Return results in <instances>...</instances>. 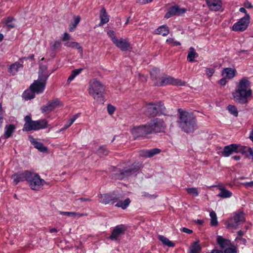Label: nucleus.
<instances>
[{
    "instance_id": "59",
    "label": "nucleus",
    "mask_w": 253,
    "mask_h": 253,
    "mask_svg": "<svg viewBox=\"0 0 253 253\" xmlns=\"http://www.w3.org/2000/svg\"><path fill=\"white\" fill-rule=\"evenodd\" d=\"M76 201H80L82 202H84L90 201V199L89 198H80L79 199H77Z\"/></svg>"
},
{
    "instance_id": "36",
    "label": "nucleus",
    "mask_w": 253,
    "mask_h": 253,
    "mask_svg": "<svg viewBox=\"0 0 253 253\" xmlns=\"http://www.w3.org/2000/svg\"><path fill=\"white\" fill-rule=\"evenodd\" d=\"M158 239L163 243L164 245L169 247H173L175 246L174 243L163 235H159L158 236Z\"/></svg>"
},
{
    "instance_id": "29",
    "label": "nucleus",
    "mask_w": 253,
    "mask_h": 253,
    "mask_svg": "<svg viewBox=\"0 0 253 253\" xmlns=\"http://www.w3.org/2000/svg\"><path fill=\"white\" fill-rule=\"evenodd\" d=\"M35 93L36 92L31 88V86H30V88L26 90L23 93V97L26 100L33 99L35 97Z\"/></svg>"
},
{
    "instance_id": "2",
    "label": "nucleus",
    "mask_w": 253,
    "mask_h": 253,
    "mask_svg": "<svg viewBox=\"0 0 253 253\" xmlns=\"http://www.w3.org/2000/svg\"><path fill=\"white\" fill-rule=\"evenodd\" d=\"M179 116L177 123L181 129L185 132H193L197 128V122L193 113L178 110Z\"/></svg>"
},
{
    "instance_id": "30",
    "label": "nucleus",
    "mask_w": 253,
    "mask_h": 253,
    "mask_svg": "<svg viewBox=\"0 0 253 253\" xmlns=\"http://www.w3.org/2000/svg\"><path fill=\"white\" fill-rule=\"evenodd\" d=\"M169 29L168 27L166 25H162L160 26L156 30V34L162 35L163 36H166L169 34Z\"/></svg>"
},
{
    "instance_id": "12",
    "label": "nucleus",
    "mask_w": 253,
    "mask_h": 253,
    "mask_svg": "<svg viewBox=\"0 0 253 253\" xmlns=\"http://www.w3.org/2000/svg\"><path fill=\"white\" fill-rule=\"evenodd\" d=\"M131 132L135 138L144 137L146 135L150 134L147 125L134 127L132 129Z\"/></svg>"
},
{
    "instance_id": "1",
    "label": "nucleus",
    "mask_w": 253,
    "mask_h": 253,
    "mask_svg": "<svg viewBox=\"0 0 253 253\" xmlns=\"http://www.w3.org/2000/svg\"><path fill=\"white\" fill-rule=\"evenodd\" d=\"M233 99L240 104L248 103L247 98L252 96V90L250 87V83L247 78L241 79L233 92Z\"/></svg>"
},
{
    "instance_id": "47",
    "label": "nucleus",
    "mask_w": 253,
    "mask_h": 253,
    "mask_svg": "<svg viewBox=\"0 0 253 253\" xmlns=\"http://www.w3.org/2000/svg\"><path fill=\"white\" fill-rule=\"evenodd\" d=\"M61 45V42L56 41L55 42L50 44L51 48L52 50H56Z\"/></svg>"
},
{
    "instance_id": "40",
    "label": "nucleus",
    "mask_w": 253,
    "mask_h": 253,
    "mask_svg": "<svg viewBox=\"0 0 253 253\" xmlns=\"http://www.w3.org/2000/svg\"><path fill=\"white\" fill-rule=\"evenodd\" d=\"M211 217V226H215L218 224V221L216 213L212 211L210 213Z\"/></svg>"
},
{
    "instance_id": "48",
    "label": "nucleus",
    "mask_w": 253,
    "mask_h": 253,
    "mask_svg": "<svg viewBox=\"0 0 253 253\" xmlns=\"http://www.w3.org/2000/svg\"><path fill=\"white\" fill-rule=\"evenodd\" d=\"M214 73L213 68H209L206 69V74L208 78H211Z\"/></svg>"
},
{
    "instance_id": "63",
    "label": "nucleus",
    "mask_w": 253,
    "mask_h": 253,
    "mask_svg": "<svg viewBox=\"0 0 253 253\" xmlns=\"http://www.w3.org/2000/svg\"><path fill=\"white\" fill-rule=\"evenodd\" d=\"M243 185L247 187H253V181L244 183H243Z\"/></svg>"
},
{
    "instance_id": "54",
    "label": "nucleus",
    "mask_w": 253,
    "mask_h": 253,
    "mask_svg": "<svg viewBox=\"0 0 253 253\" xmlns=\"http://www.w3.org/2000/svg\"><path fill=\"white\" fill-rule=\"evenodd\" d=\"M74 22L73 23L74 28H76L78 24L79 23L81 18L79 16H74Z\"/></svg>"
},
{
    "instance_id": "24",
    "label": "nucleus",
    "mask_w": 253,
    "mask_h": 253,
    "mask_svg": "<svg viewBox=\"0 0 253 253\" xmlns=\"http://www.w3.org/2000/svg\"><path fill=\"white\" fill-rule=\"evenodd\" d=\"M236 71L235 69L226 68L224 69L222 71V75L225 78L231 79L235 76Z\"/></svg>"
},
{
    "instance_id": "44",
    "label": "nucleus",
    "mask_w": 253,
    "mask_h": 253,
    "mask_svg": "<svg viewBox=\"0 0 253 253\" xmlns=\"http://www.w3.org/2000/svg\"><path fill=\"white\" fill-rule=\"evenodd\" d=\"M186 190L189 195L193 196L196 197L199 195V192L197 188H188L186 189Z\"/></svg>"
},
{
    "instance_id": "34",
    "label": "nucleus",
    "mask_w": 253,
    "mask_h": 253,
    "mask_svg": "<svg viewBox=\"0 0 253 253\" xmlns=\"http://www.w3.org/2000/svg\"><path fill=\"white\" fill-rule=\"evenodd\" d=\"M15 20L12 17H7L4 20V23L7 30H9L15 27Z\"/></svg>"
},
{
    "instance_id": "10",
    "label": "nucleus",
    "mask_w": 253,
    "mask_h": 253,
    "mask_svg": "<svg viewBox=\"0 0 253 253\" xmlns=\"http://www.w3.org/2000/svg\"><path fill=\"white\" fill-rule=\"evenodd\" d=\"M245 216L243 212H237L233 214L232 216L226 221L228 228H237L241 222L244 221Z\"/></svg>"
},
{
    "instance_id": "21",
    "label": "nucleus",
    "mask_w": 253,
    "mask_h": 253,
    "mask_svg": "<svg viewBox=\"0 0 253 253\" xmlns=\"http://www.w3.org/2000/svg\"><path fill=\"white\" fill-rule=\"evenodd\" d=\"M114 44L122 51H127L130 47V43L127 40L123 38L118 39Z\"/></svg>"
},
{
    "instance_id": "52",
    "label": "nucleus",
    "mask_w": 253,
    "mask_h": 253,
    "mask_svg": "<svg viewBox=\"0 0 253 253\" xmlns=\"http://www.w3.org/2000/svg\"><path fill=\"white\" fill-rule=\"evenodd\" d=\"M115 110V107L112 105H108L107 106V111L110 115H112Z\"/></svg>"
},
{
    "instance_id": "45",
    "label": "nucleus",
    "mask_w": 253,
    "mask_h": 253,
    "mask_svg": "<svg viewBox=\"0 0 253 253\" xmlns=\"http://www.w3.org/2000/svg\"><path fill=\"white\" fill-rule=\"evenodd\" d=\"M107 35L111 38L113 43H114L115 42H116V41H117L118 40L117 38V37L115 35L114 31L112 30L109 31L107 33Z\"/></svg>"
},
{
    "instance_id": "15",
    "label": "nucleus",
    "mask_w": 253,
    "mask_h": 253,
    "mask_svg": "<svg viewBox=\"0 0 253 253\" xmlns=\"http://www.w3.org/2000/svg\"><path fill=\"white\" fill-rule=\"evenodd\" d=\"M47 122L45 119H41L37 121H33L31 123L30 126L27 128L26 131L31 130H38L44 129L47 127Z\"/></svg>"
},
{
    "instance_id": "33",
    "label": "nucleus",
    "mask_w": 253,
    "mask_h": 253,
    "mask_svg": "<svg viewBox=\"0 0 253 253\" xmlns=\"http://www.w3.org/2000/svg\"><path fill=\"white\" fill-rule=\"evenodd\" d=\"M201 247L198 241L193 243L189 249V253H200Z\"/></svg>"
},
{
    "instance_id": "13",
    "label": "nucleus",
    "mask_w": 253,
    "mask_h": 253,
    "mask_svg": "<svg viewBox=\"0 0 253 253\" xmlns=\"http://www.w3.org/2000/svg\"><path fill=\"white\" fill-rule=\"evenodd\" d=\"M62 105V102L58 99H54L49 101L46 105L43 106L41 108V111L43 113L48 114Z\"/></svg>"
},
{
    "instance_id": "57",
    "label": "nucleus",
    "mask_w": 253,
    "mask_h": 253,
    "mask_svg": "<svg viewBox=\"0 0 253 253\" xmlns=\"http://www.w3.org/2000/svg\"><path fill=\"white\" fill-rule=\"evenodd\" d=\"M181 231L184 233H186L188 234H190L193 232V231L192 230H190L188 228H187L186 227H183L181 229Z\"/></svg>"
},
{
    "instance_id": "9",
    "label": "nucleus",
    "mask_w": 253,
    "mask_h": 253,
    "mask_svg": "<svg viewBox=\"0 0 253 253\" xmlns=\"http://www.w3.org/2000/svg\"><path fill=\"white\" fill-rule=\"evenodd\" d=\"M157 86H165L168 84H172L178 86H184L186 82L178 79H174L170 76H166L160 79L159 81L155 83Z\"/></svg>"
},
{
    "instance_id": "18",
    "label": "nucleus",
    "mask_w": 253,
    "mask_h": 253,
    "mask_svg": "<svg viewBox=\"0 0 253 253\" xmlns=\"http://www.w3.org/2000/svg\"><path fill=\"white\" fill-rule=\"evenodd\" d=\"M185 11V8H180L177 6H173L169 9L165 17L168 19L174 15H180L184 14Z\"/></svg>"
},
{
    "instance_id": "16",
    "label": "nucleus",
    "mask_w": 253,
    "mask_h": 253,
    "mask_svg": "<svg viewBox=\"0 0 253 253\" xmlns=\"http://www.w3.org/2000/svg\"><path fill=\"white\" fill-rule=\"evenodd\" d=\"M126 230V228L123 224L116 226L112 231L110 239L112 240H117L119 236L124 234Z\"/></svg>"
},
{
    "instance_id": "6",
    "label": "nucleus",
    "mask_w": 253,
    "mask_h": 253,
    "mask_svg": "<svg viewBox=\"0 0 253 253\" xmlns=\"http://www.w3.org/2000/svg\"><path fill=\"white\" fill-rule=\"evenodd\" d=\"M165 107L161 102L150 103L146 107L145 114L146 115L154 117L163 113Z\"/></svg>"
},
{
    "instance_id": "37",
    "label": "nucleus",
    "mask_w": 253,
    "mask_h": 253,
    "mask_svg": "<svg viewBox=\"0 0 253 253\" xmlns=\"http://www.w3.org/2000/svg\"><path fill=\"white\" fill-rule=\"evenodd\" d=\"M65 46L67 47H70L72 48H77L80 50V51L82 53H83V49L82 47L80 45L79 43L75 42H68L64 43Z\"/></svg>"
},
{
    "instance_id": "62",
    "label": "nucleus",
    "mask_w": 253,
    "mask_h": 253,
    "mask_svg": "<svg viewBox=\"0 0 253 253\" xmlns=\"http://www.w3.org/2000/svg\"><path fill=\"white\" fill-rule=\"evenodd\" d=\"M78 115H75L73 118L68 120L72 124L75 122V121L78 118Z\"/></svg>"
},
{
    "instance_id": "23",
    "label": "nucleus",
    "mask_w": 253,
    "mask_h": 253,
    "mask_svg": "<svg viewBox=\"0 0 253 253\" xmlns=\"http://www.w3.org/2000/svg\"><path fill=\"white\" fill-rule=\"evenodd\" d=\"M99 17L100 19V22L99 24V26H103L109 21V16L107 14L106 10L104 7L101 8Z\"/></svg>"
},
{
    "instance_id": "4",
    "label": "nucleus",
    "mask_w": 253,
    "mask_h": 253,
    "mask_svg": "<svg viewBox=\"0 0 253 253\" xmlns=\"http://www.w3.org/2000/svg\"><path fill=\"white\" fill-rule=\"evenodd\" d=\"M49 74L45 66L40 68L38 79L30 85L31 88L37 93L43 92L45 89L46 81Z\"/></svg>"
},
{
    "instance_id": "14",
    "label": "nucleus",
    "mask_w": 253,
    "mask_h": 253,
    "mask_svg": "<svg viewBox=\"0 0 253 253\" xmlns=\"http://www.w3.org/2000/svg\"><path fill=\"white\" fill-rule=\"evenodd\" d=\"M31 175V171L28 170H24L19 171L12 175V178L13 180V184L16 185L19 182L23 181H27L29 176Z\"/></svg>"
},
{
    "instance_id": "41",
    "label": "nucleus",
    "mask_w": 253,
    "mask_h": 253,
    "mask_svg": "<svg viewBox=\"0 0 253 253\" xmlns=\"http://www.w3.org/2000/svg\"><path fill=\"white\" fill-rule=\"evenodd\" d=\"M24 120L25 121V123L24 125V126L22 130L23 131H27V129L29 127V126H30L31 123L33 121L32 120L31 117L30 115L26 116L24 118Z\"/></svg>"
},
{
    "instance_id": "50",
    "label": "nucleus",
    "mask_w": 253,
    "mask_h": 253,
    "mask_svg": "<svg viewBox=\"0 0 253 253\" xmlns=\"http://www.w3.org/2000/svg\"><path fill=\"white\" fill-rule=\"evenodd\" d=\"M149 150H141L139 152V155L142 157L150 158V156H149L150 153H149Z\"/></svg>"
},
{
    "instance_id": "49",
    "label": "nucleus",
    "mask_w": 253,
    "mask_h": 253,
    "mask_svg": "<svg viewBox=\"0 0 253 253\" xmlns=\"http://www.w3.org/2000/svg\"><path fill=\"white\" fill-rule=\"evenodd\" d=\"M161 152V150L159 149L158 148H154L152 149L149 150V156H150V157H153V156L158 154L160 153Z\"/></svg>"
},
{
    "instance_id": "38",
    "label": "nucleus",
    "mask_w": 253,
    "mask_h": 253,
    "mask_svg": "<svg viewBox=\"0 0 253 253\" xmlns=\"http://www.w3.org/2000/svg\"><path fill=\"white\" fill-rule=\"evenodd\" d=\"M59 213L61 215H68L70 216H72L74 217H80L81 216L85 215L84 213H80L78 212H69V211H59Z\"/></svg>"
},
{
    "instance_id": "64",
    "label": "nucleus",
    "mask_w": 253,
    "mask_h": 253,
    "mask_svg": "<svg viewBox=\"0 0 253 253\" xmlns=\"http://www.w3.org/2000/svg\"><path fill=\"white\" fill-rule=\"evenodd\" d=\"M235 240L238 241H240L242 242L244 244H245L246 242V240L244 238H243L242 237H236Z\"/></svg>"
},
{
    "instance_id": "3",
    "label": "nucleus",
    "mask_w": 253,
    "mask_h": 253,
    "mask_svg": "<svg viewBox=\"0 0 253 253\" xmlns=\"http://www.w3.org/2000/svg\"><path fill=\"white\" fill-rule=\"evenodd\" d=\"M88 91L89 94L97 102L104 103L105 86L100 82L96 79L91 80L89 82Z\"/></svg>"
},
{
    "instance_id": "56",
    "label": "nucleus",
    "mask_w": 253,
    "mask_h": 253,
    "mask_svg": "<svg viewBox=\"0 0 253 253\" xmlns=\"http://www.w3.org/2000/svg\"><path fill=\"white\" fill-rule=\"evenodd\" d=\"M70 39V35L67 33H65L62 37V40L63 41L65 42L67 41Z\"/></svg>"
},
{
    "instance_id": "53",
    "label": "nucleus",
    "mask_w": 253,
    "mask_h": 253,
    "mask_svg": "<svg viewBox=\"0 0 253 253\" xmlns=\"http://www.w3.org/2000/svg\"><path fill=\"white\" fill-rule=\"evenodd\" d=\"M72 124L68 121L59 131L58 132L64 131L69 127Z\"/></svg>"
},
{
    "instance_id": "42",
    "label": "nucleus",
    "mask_w": 253,
    "mask_h": 253,
    "mask_svg": "<svg viewBox=\"0 0 253 253\" xmlns=\"http://www.w3.org/2000/svg\"><path fill=\"white\" fill-rule=\"evenodd\" d=\"M227 110L231 114L237 117L238 115V112L237 108L234 105H229L227 106Z\"/></svg>"
},
{
    "instance_id": "32",
    "label": "nucleus",
    "mask_w": 253,
    "mask_h": 253,
    "mask_svg": "<svg viewBox=\"0 0 253 253\" xmlns=\"http://www.w3.org/2000/svg\"><path fill=\"white\" fill-rule=\"evenodd\" d=\"M217 242L222 249H224L230 244V242L228 240L224 239L221 236H218L217 238Z\"/></svg>"
},
{
    "instance_id": "8",
    "label": "nucleus",
    "mask_w": 253,
    "mask_h": 253,
    "mask_svg": "<svg viewBox=\"0 0 253 253\" xmlns=\"http://www.w3.org/2000/svg\"><path fill=\"white\" fill-rule=\"evenodd\" d=\"M28 182L31 188L34 190H40L45 183V181L38 174L31 172Z\"/></svg>"
},
{
    "instance_id": "51",
    "label": "nucleus",
    "mask_w": 253,
    "mask_h": 253,
    "mask_svg": "<svg viewBox=\"0 0 253 253\" xmlns=\"http://www.w3.org/2000/svg\"><path fill=\"white\" fill-rule=\"evenodd\" d=\"M225 253H236V249L233 247L226 248L224 250Z\"/></svg>"
},
{
    "instance_id": "58",
    "label": "nucleus",
    "mask_w": 253,
    "mask_h": 253,
    "mask_svg": "<svg viewBox=\"0 0 253 253\" xmlns=\"http://www.w3.org/2000/svg\"><path fill=\"white\" fill-rule=\"evenodd\" d=\"M174 40L172 38H169L166 40V42L169 44L172 45L174 43Z\"/></svg>"
},
{
    "instance_id": "20",
    "label": "nucleus",
    "mask_w": 253,
    "mask_h": 253,
    "mask_svg": "<svg viewBox=\"0 0 253 253\" xmlns=\"http://www.w3.org/2000/svg\"><path fill=\"white\" fill-rule=\"evenodd\" d=\"M238 144H231L225 146L223 150L221 152V155L224 157H229L233 153H236V150L238 148Z\"/></svg>"
},
{
    "instance_id": "19",
    "label": "nucleus",
    "mask_w": 253,
    "mask_h": 253,
    "mask_svg": "<svg viewBox=\"0 0 253 253\" xmlns=\"http://www.w3.org/2000/svg\"><path fill=\"white\" fill-rule=\"evenodd\" d=\"M206 3L210 8L212 11H218L222 7V1L221 0H205Z\"/></svg>"
},
{
    "instance_id": "28",
    "label": "nucleus",
    "mask_w": 253,
    "mask_h": 253,
    "mask_svg": "<svg viewBox=\"0 0 253 253\" xmlns=\"http://www.w3.org/2000/svg\"><path fill=\"white\" fill-rule=\"evenodd\" d=\"M238 148L236 150V153H241L243 155H245L248 156V154L250 152L251 150V147H249L246 146H242L241 145H238Z\"/></svg>"
},
{
    "instance_id": "22",
    "label": "nucleus",
    "mask_w": 253,
    "mask_h": 253,
    "mask_svg": "<svg viewBox=\"0 0 253 253\" xmlns=\"http://www.w3.org/2000/svg\"><path fill=\"white\" fill-rule=\"evenodd\" d=\"M29 138L30 142L36 148L42 152H45L47 151V147H45L42 142L37 141L32 136L30 137Z\"/></svg>"
},
{
    "instance_id": "46",
    "label": "nucleus",
    "mask_w": 253,
    "mask_h": 253,
    "mask_svg": "<svg viewBox=\"0 0 253 253\" xmlns=\"http://www.w3.org/2000/svg\"><path fill=\"white\" fill-rule=\"evenodd\" d=\"M5 111L2 108V103L0 102V126L3 123V117Z\"/></svg>"
},
{
    "instance_id": "61",
    "label": "nucleus",
    "mask_w": 253,
    "mask_h": 253,
    "mask_svg": "<svg viewBox=\"0 0 253 253\" xmlns=\"http://www.w3.org/2000/svg\"><path fill=\"white\" fill-rule=\"evenodd\" d=\"M78 115H75L73 118L68 120L72 124L75 122V121L78 118Z\"/></svg>"
},
{
    "instance_id": "43",
    "label": "nucleus",
    "mask_w": 253,
    "mask_h": 253,
    "mask_svg": "<svg viewBox=\"0 0 253 253\" xmlns=\"http://www.w3.org/2000/svg\"><path fill=\"white\" fill-rule=\"evenodd\" d=\"M108 150L105 148V146H100L97 151V154L100 157H103L106 156L108 154Z\"/></svg>"
},
{
    "instance_id": "5",
    "label": "nucleus",
    "mask_w": 253,
    "mask_h": 253,
    "mask_svg": "<svg viewBox=\"0 0 253 253\" xmlns=\"http://www.w3.org/2000/svg\"><path fill=\"white\" fill-rule=\"evenodd\" d=\"M141 167V164L138 166L132 165L130 167L125 168L121 170L117 169L114 173L115 177L121 179L126 178L138 171Z\"/></svg>"
},
{
    "instance_id": "7",
    "label": "nucleus",
    "mask_w": 253,
    "mask_h": 253,
    "mask_svg": "<svg viewBox=\"0 0 253 253\" xmlns=\"http://www.w3.org/2000/svg\"><path fill=\"white\" fill-rule=\"evenodd\" d=\"M147 126L150 134L153 132H163L165 130L166 126L164 121L159 118L151 120L148 123Z\"/></svg>"
},
{
    "instance_id": "11",
    "label": "nucleus",
    "mask_w": 253,
    "mask_h": 253,
    "mask_svg": "<svg viewBox=\"0 0 253 253\" xmlns=\"http://www.w3.org/2000/svg\"><path fill=\"white\" fill-rule=\"evenodd\" d=\"M250 20L249 14L245 15L243 17L240 19L237 22L234 24L232 26V30L234 31L243 32L246 30L249 26Z\"/></svg>"
},
{
    "instance_id": "60",
    "label": "nucleus",
    "mask_w": 253,
    "mask_h": 253,
    "mask_svg": "<svg viewBox=\"0 0 253 253\" xmlns=\"http://www.w3.org/2000/svg\"><path fill=\"white\" fill-rule=\"evenodd\" d=\"M226 78H225L224 77L223 79H221V80H220L219 81V84L221 85H225L226 83Z\"/></svg>"
},
{
    "instance_id": "27",
    "label": "nucleus",
    "mask_w": 253,
    "mask_h": 253,
    "mask_svg": "<svg viewBox=\"0 0 253 253\" xmlns=\"http://www.w3.org/2000/svg\"><path fill=\"white\" fill-rule=\"evenodd\" d=\"M15 129L13 125H6L5 127L4 137L7 139L10 137Z\"/></svg>"
},
{
    "instance_id": "55",
    "label": "nucleus",
    "mask_w": 253,
    "mask_h": 253,
    "mask_svg": "<svg viewBox=\"0 0 253 253\" xmlns=\"http://www.w3.org/2000/svg\"><path fill=\"white\" fill-rule=\"evenodd\" d=\"M153 0H137V3L143 5L151 2Z\"/></svg>"
},
{
    "instance_id": "26",
    "label": "nucleus",
    "mask_w": 253,
    "mask_h": 253,
    "mask_svg": "<svg viewBox=\"0 0 253 253\" xmlns=\"http://www.w3.org/2000/svg\"><path fill=\"white\" fill-rule=\"evenodd\" d=\"M219 193L217 194V196L222 198H230L232 193L229 190H227L223 187L219 188Z\"/></svg>"
},
{
    "instance_id": "17",
    "label": "nucleus",
    "mask_w": 253,
    "mask_h": 253,
    "mask_svg": "<svg viewBox=\"0 0 253 253\" xmlns=\"http://www.w3.org/2000/svg\"><path fill=\"white\" fill-rule=\"evenodd\" d=\"M100 202L104 204H108L110 203L114 204L117 202L118 198L113 194H101L99 196Z\"/></svg>"
},
{
    "instance_id": "39",
    "label": "nucleus",
    "mask_w": 253,
    "mask_h": 253,
    "mask_svg": "<svg viewBox=\"0 0 253 253\" xmlns=\"http://www.w3.org/2000/svg\"><path fill=\"white\" fill-rule=\"evenodd\" d=\"M82 70H83V69H82V68L77 69H75V70H73L71 74L69 77L67 82L70 83L72 81H73L76 76H77L78 75H79L81 73Z\"/></svg>"
},
{
    "instance_id": "25",
    "label": "nucleus",
    "mask_w": 253,
    "mask_h": 253,
    "mask_svg": "<svg viewBox=\"0 0 253 253\" xmlns=\"http://www.w3.org/2000/svg\"><path fill=\"white\" fill-rule=\"evenodd\" d=\"M23 68V65L18 62H15L10 65L8 72L13 75H15L18 71Z\"/></svg>"
},
{
    "instance_id": "35",
    "label": "nucleus",
    "mask_w": 253,
    "mask_h": 253,
    "mask_svg": "<svg viewBox=\"0 0 253 253\" xmlns=\"http://www.w3.org/2000/svg\"><path fill=\"white\" fill-rule=\"evenodd\" d=\"M130 203V200L129 198H126L124 201H118L115 205V206L119 208H121L122 209L125 210L127 208Z\"/></svg>"
},
{
    "instance_id": "31",
    "label": "nucleus",
    "mask_w": 253,
    "mask_h": 253,
    "mask_svg": "<svg viewBox=\"0 0 253 253\" xmlns=\"http://www.w3.org/2000/svg\"><path fill=\"white\" fill-rule=\"evenodd\" d=\"M198 56V53L196 52L194 48L191 47L187 55V60L189 62H192L194 61L195 58Z\"/></svg>"
}]
</instances>
